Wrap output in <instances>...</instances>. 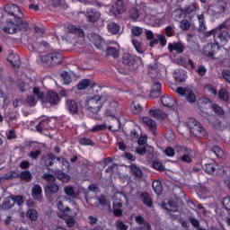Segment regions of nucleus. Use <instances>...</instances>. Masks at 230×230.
<instances>
[{
  "label": "nucleus",
  "mask_w": 230,
  "mask_h": 230,
  "mask_svg": "<svg viewBox=\"0 0 230 230\" xmlns=\"http://www.w3.org/2000/svg\"><path fill=\"white\" fill-rule=\"evenodd\" d=\"M209 35H214L215 44L208 43V45H205L203 47V53L206 57H208V58H215V55L217 54V51L220 49V46H226V44H227L230 35L226 27L214 29L208 32V37Z\"/></svg>",
  "instance_id": "1"
},
{
  "label": "nucleus",
  "mask_w": 230,
  "mask_h": 230,
  "mask_svg": "<svg viewBox=\"0 0 230 230\" xmlns=\"http://www.w3.org/2000/svg\"><path fill=\"white\" fill-rule=\"evenodd\" d=\"M105 104L116 107V102L112 100L111 96L107 93H102V96L94 95L93 97L87 98L84 107L89 112L98 114V111H102V107Z\"/></svg>",
  "instance_id": "2"
},
{
  "label": "nucleus",
  "mask_w": 230,
  "mask_h": 230,
  "mask_svg": "<svg viewBox=\"0 0 230 230\" xmlns=\"http://www.w3.org/2000/svg\"><path fill=\"white\" fill-rule=\"evenodd\" d=\"M185 125L190 130V134L194 135L195 137L199 136L201 137H208V131L204 129L202 125L197 119L190 118L186 120Z\"/></svg>",
  "instance_id": "3"
},
{
  "label": "nucleus",
  "mask_w": 230,
  "mask_h": 230,
  "mask_svg": "<svg viewBox=\"0 0 230 230\" xmlns=\"http://www.w3.org/2000/svg\"><path fill=\"white\" fill-rule=\"evenodd\" d=\"M4 12L9 15L14 17L18 24H24V13L21 10V7L15 4H8L4 6Z\"/></svg>",
  "instance_id": "4"
},
{
  "label": "nucleus",
  "mask_w": 230,
  "mask_h": 230,
  "mask_svg": "<svg viewBox=\"0 0 230 230\" xmlns=\"http://www.w3.org/2000/svg\"><path fill=\"white\" fill-rule=\"evenodd\" d=\"M122 64L128 67H132L133 66H143V59L137 56H132L128 53H125L122 56Z\"/></svg>",
  "instance_id": "5"
},
{
  "label": "nucleus",
  "mask_w": 230,
  "mask_h": 230,
  "mask_svg": "<svg viewBox=\"0 0 230 230\" xmlns=\"http://www.w3.org/2000/svg\"><path fill=\"white\" fill-rule=\"evenodd\" d=\"M106 116L108 117L106 121H110V124H107L106 128L109 130H112V132H118L121 125L119 118L116 115L109 114V112L106 113Z\"/></svg>",
  "instance_id": "6"
},
{
  "label": "nucleus",
  "mask_w": 230,
  "mask_h": 230,
  "mask_svg": "<svg viewBox=\"0 0 230 230\" xmlns=\"http://www.w3.org/2000/svg\"><path fill=\"white\" fill-rule=\"evenodd\" d=\"M67 31L69 33H74V35L78 36V42L79 44H84L85 43V33L84 32V30H82L80 27H76V25L69 24L67 26Z\"/></svg>",
  "instance_id": "7"
},
{
  "label": "nucleus",
  "mask_w": 230,
  "mask_h": 230,
  "mask_svg": "<svg viewBox=\"0 0 230 230\" xmlns=\"http://www.w3.org/2000/svg\"><path fill=\"white\" fill-rule=\"evenodd\" d=\"M89 40H91L97 49H103L105 48V40L96 33H91L88 35Z\"/></svg>",
  "instance_id": "8"
},
{
  "label": "nucleus",
  "mask_w": 230,
  "mask_h": 230,
  "mask_svg": "<svg viewBox=\"0 0 230 230\" xmlns=\"http://www.w3.org/2000/svg\"><path fill=\"white\" fill-rule=\"evenodd\" d=\"M45 103H49V105H58V103H60L58 93L54 91H49L46 95Z\"/></svg>",
  "instance_id": "9"
},
{
  "label": "nucleus",
  "mask_w": 230,
  "mask_h": 230,
  "mask_svg": "<svg viewBox=\"0 0 230 230\" xmlns=\"http://www.w3.org/2000/svg\"><path fill=\"white\" fill-rule=\"evenodd\" d=\"M110 13L112 15H120V13H125V4L121 0H118L113 4L110 9Z\"/></svg>",
  "instance_id": "10"
},
{
  "label": "nucleus",
  "mask_w": 230,
  "mask_h": 230,
  "mask_svg": "<svg viewBox=\"0 0 230 230\" xmlns=\"http://www.w3.org/2000/svg\"><path fill=\"white\" fill-rule=\"evenodd\" d=\"M222 165L213 162L210 164H205L203 165V170L209 173L210 175H215V173H218L219 170H222Z\"/></svg>",
  "instance_id": "11"
},
{
  "label": "nucleus",
  "mask_w": 230,
  "mask_h": 230,
  "mask_svg": "<svg viewBox=\"0 0 230 230\" xmlns=\"http://www.w3.org/2000/svg\"><path fill=\"white\" fill-rule=\"evenodd\" d=\"M101 16L102 14L100 12L96 11L95 9H87L85 13L88 22H97V21H100Z\"/></svg>",
  "instance_id": "12"
},
{
  "label": "nucleus",
  "mask_w": 230,
  "mask_h": 230,
  "mask_svg": "<svg viewBox=\"0 0 230 230\" xmlns=\"http://www.w3.org/2000/svg\"><path fill=\"white\" fill-rule=\"evenodd\" d=\"M168 49L170 53H173L175 51L176 53L180 54L184 53V49H186V47H184V44L182 42H172L168 44Z\"/></svg>",
  "instance_id": "13"
},
{
  "label": "nucleus",
  "mask_w": 230,
  "mask_h": 230,
  "mask_svg": "<svg viewBox=\"0 0 230 230\" xmlns=\"http://www.w3.org/2000/svg\"><path fill=\"white\" fill-rule=\"evenodd\" d=\"M4 117L9 124L15 123V121H17V118H19V112H17L15 109L10 108L7 111L4 112Z\"/></svg>",
  "instance_id": "14"
},
{
  "label": "nucleus",
  "mask_w": 230,
  "mask_h": 230,
  "mask_svg": "<svg viewBox=\"0 0 230 230\" xmlns=\"http://www.w3.org/2000/svg\"><path fill=\"white\" fill-rule=\"evenodd\" d=\"M31 197L38 202H42V187L39 184H35L31 189Z\"/></svg>",
  "instance_id": "15"
},
{
  "label": "nucleus",
  "mask_w": 230,
  "mask_h": 230,
  "mask_svg": "<svg viewBox=\"0 0 230 230\" xmlns=\"http://www.w3.org/2000/svg\"><path fill=\"white\" fill-rule=\"evenodd\" d=\"M64 193L70 199H78L80 197V191L76 190L72 185L66 186L64 188Z\"/></svg>",
  "instance_id": "16"
},
{
  "label": "nucleus",
  "mask_w": 230,
  "mask_h": 230,
  "mask_svg": "<svg viewBox=\"0 0 230 230\" xmlns=\"http://www.w3.org/2000/svg\"><path fill=\"white\" fill-rule=\"evenodd\" d=\"M142 122L148 127L149 130H152L153 134H155V130L157 129V122H155V120L152 119L150 117H143Z\"/></svg>",
  "instance_id": "17"
},
{
  "label": "nucleus",
  "mask_w": 230,
  "mask_h": 230,
  "mask_svg": "<svg viewBox=\"0 0 230 230\" xmlns=\"http://www.w3.org/2000/svg\"><path fill=\"white\" fill-rule=\"evenodd\" d=\"M63 196H58L56 199V206L61 213H66V215H71V208L68 207L64 206V203L62 202Z\"/></svg>",
  "instance_id": "18"
},
{
  "label": "nucleus",
  "mask_w": 230,
  "mask_h": 230,
  "mask_svg": "<svg viewBox=\"0 0 230 230\" xmlns=\"http://www.w3.org/2000/svg\"><path fill=\"white\" fill-rule=\"evenodd\" d=\"M186 78H188V73L186 72V70L177 69L174 71V79L176 80V82H186Z\"/></svg>",
  "instance_id": "19"
},
{
  "label": "nucleus",
  "mask_w": 230,
  "mask_h": 230,
  "mask_svg": "<svg viewBox=\"0 0 230 230\" xmlns=\"http://www.w3.org/2000/svg\"><path fill=\"white\" fill-rule=\"evenodd\" d=\"M161 89H162L161 83L159 82L154 83L150 92V98H159V96H161Z\"/></svg>",
  "instance_id": "20"
},
{
  "label": "nucleus",
  "mask_w": 230,
  "mask_h": 230,
  "mask_svg": "<svg viewBox=\"0 0 230 230\" xmlns=\"http://www.w3.org/2000/svg\"><path fill=\"white\" fill-rule=\"evenodd\" d=\"M161 102L164 107H168L172 109V107H175V100L172 96L164 95L161 97Z\"/></svg>",
  "instance_id": "21"
},
{
  "label": "nucleus",
  "mask_w": 230,
  "mask_h": 230,
  "mask_svg": "<svg viewBox=\"0 0 230 230\" xmlns=\"http://www.w3.org/2000/svg\"><path fill=\"white\" fill-rule=\"evenodd\" d=\"M38 62L44 67H49L50 66H53V61L51 59V54L40 57L38 58Z\"/></svg>",
  "instance_id": "22"
},
{
  "label": "nucleus",
  "mask_w": 230,
  "mask_h": 230,
  "mask_svg": "<svg viewBox=\"0 0 230 230\" xmlns=\"http://www.w3.org/2000/svg\"><path fill=\"white\" fill-rule=\"evenodd\" d=\"M106 54L110 55V57H113V58H118V57H119V45L114 43V47H108Z\"/></svg>",
  "instance_id": "23"
},
{
  "label": "nucleus",
  "mask_w": 230,
  "mask_h": 230,
  "mask_svg": "<svg viewBox=\"0 0 230 230\" xmlns=\"http://www.w3.org/2000/svg\"><path fill=\"white\" fill-rule=\"evenodd\" d=\"M66 108L71 114H78V104L73 100H67L66 102Z\"/></svg>",
  "instance_id": "24"
},
{
  "label": "nucleus",
  "mask_w": 230,
  "mask_h": 230,
  "mask_svg": "<svg viewBox=\"0 0 230 230\" xmlns=\"http://www.w3.org/2000/svg\"><path fill=\"white\" fill-rule=\"evenodd\" d=\"M132 44L138 55H143L145 53V46L143 45V42L136 38H132Z\"/></svg>",
  "instance_id": "25"
},
{
  "label": "nucleus",
  "mask_w": 230,
  "mask_h": 230,
  "mask_svg": "<svg viewBox=\"0 0 230 230\" xmlns=\"http://www.w3.org/2000/svg\"><path fill=\"white\" fill-rule=\"evenodd\" d=\"M15 206V201L13 200V197L5 198L0 205V209H12V207Z\"/></svg>",
  "instance_id": "26"
},
{
  "label": "nucleus",
  "mask_w": 230,
  "mask_h": 230,
  "mask_svg": "<svg viewBox=\"0 0 230 230\" xmlns=\"http://www.w3.org/2000/svg\"><path fill=\"white\" fill-rule=\"evenodd\" d=\"M19 28H21V26H19V24H15L13 22H10L5 25L4 30L5 33L13 34V33H17V31H19Z\"/></svg>",
  "instance_id": "27"
},
{
  "label": "nucleus",
  "mask_w": 230,
  "mask_h": 230,
  "mask_svg": "<svg viewBox=\"0 0 230 230\" xmlns=\"http://www.w3.org/2000/svg\"><path fill=\"white\" fill-rule=\"evenodd\" d=\"M7 60L13 67H19V66H21V59L17 54H10Z\"/></svg>",
  "instance_id": "28"
},
{
  "label": "nucleus",
  "mask_w": 230,
  "mask_h": 230,
  "mask_svg": "<svg viewBox=\"0 0 230 230\" xmlns=\"http://www.w3.org/2000/svg\"><path fill=\"white\" fill-rule=\"evenodd\" d=\"M149 116L152 118H158L159 119H164V117L166 116V113L161 111V109H151L149 111Z\"/></svg>",
  "instance_id": "29"
},
{
  "label": "nucleus",
  "mask_w": 230,
  "mask_h": 230,
  "mask_svg": "<svg viewBox=\"0 0 230 230\" xmlns=\"http://www.w3.org/2000/svg\"><path fill=\"white\" fill-rule=\"evenodd\" d=\"M27 218H30L31 222H37L39 220V212L36 209L30 208L26 213Z\"/></svg>",
  "instance_id": "30"
},
{
  "label": "nucleus",
  "mask_w": 230,
  "mask_h": 230,
  "mask_svg": "<svg viewBox=\"0 0 230 230\" xmlns=\"http://www.w3.org/2000/svg\"><path fill=\"white\" fill-rule=\"evenodd\" d=\"M198 106L200 110L211 107V101L208 98L203 97L198 101Z\"/></svg>",
  "instance_id": "31"
},
{
  "label": "nucleus",
  "mask_w": 230,
  "mask_h": 230,
  "mask_svg": "<svg viewBox=\"0 0 230 230\" xmlns=\"http://www.w3.org/2000/svg\"><path fill=\"white\" fill-rule=\"evenodd\" d=\"M108 31L111 33V35H118L119 33V25L116 22H110L107 25Z\"/></svg>",
  "instance_id": "32"
},
{
  "label": "nucleus",
  "mask_w": 230,
  "mask_h": 230,
  "mask_svg": "<svg viewBox=\"0 0 230 230\" xmlns=\"http://www.w3.org/2000/svg\"><path fill=\"white\" fill-rule=\"evenodd\" d=\"M56 174H57L58 179H59V181H62V182H67L71 179V176H69L68 174L62 172L60 170V168L57 169Z\"/></svg>",
  "instance_id": "33"
},
{
  "label": "nucleus",
  "mask_w": 230,
  "mask_h": 230,
  "mask_svg": "<svg viewBox=\"0 0 230 230\" xmlns=\"http://www.w3.org/2000/svg\"><path fill=\"white\" fill-rule=\"evenodd\" d=\"M56 164L60 166L61 170L67 171L69 170V162L64 158H56Z\"/></svg>",
  "instance_id": "34"
},
{
  "label": "nucleus",
  "mask_w": 230,
  "mask_h": 230,
  "mask_svg": "<svg viewBox=\"0 0 230 230\" xmlns=\"http://www.w3.org/2000/svg\"><path fill=\"white\" fill-rule=\"evenodd\" d=\"M50 57L52 60V66H55V64H60V62L64 60V56L58 52L50 54Z\"/></svg>",
  "instance_id": "35"
},
{
  "label": "nucleus",
  "mask_w": 230,
  "mask_h": 230,
  "mask_svg": "<svg viewBox=\"0 0 230 230\" xmlns=\"http://www.w3.org/2000/svg\"><path fill=\"white\" fill-rule=\"evenodd\" d=\"M153 190L156 195L163 193V184L159 181H153Z\"/></svg>",
  "instance_id": "36"
},
{
  "label": "nucleus",
  "mask_w": 230,
  "mask_h": 230,
  "mask_svg": "<svg viewBox=\"0 0 230 230\" xmlns=\"http://www.w3.org/2000/svg\"><path fill=\"white\" fill-rule=\"evenodd\" d=\"M15 177H19V173L16 172H11L4 176H0V184L1 182H4V181H10L11 179H15Z\"/></svg>",
  "instance_id": "37"
},
{
  "label": "nucleus",
  "mask_w": 230,
  "mask_h": 230,
  "mask_svg": "<svg viewBox=\"0 0 230 230\" xmlns=\"http://www.w3.org/2000/svg\"><path fill=\"white\" fill-rule=\"evenodd\" d=\"M141 17V12L139 10L133 8L129 11V18L132 19V21H139Z\"/></svg>",
  "instance_id": "38"
},
{
  "label": "nucleus",
  "mask_w": 230,
  "mask_h": 230,
  "mask_svg": "<svg viewBox=\"0 0 230 230\" xmlns=\"http://www.w3.org/2000/svg\"><path fill=\"white\" fill-rule=\"evenodd\" d=\"M185 98L187 102H189V103H195V102H197V96L190 89H187V93L185 94Z\"/></svg>",
  "instance_id": "39"
},
{
  "label": "nucleus",
  "mask_w": 230,
  "mask_h": 230,
  "mask_svg": "<svg viewBox=\"0 0 230 230\" xmlns=\"http://www.w3.org/2000/svg\"><path fill=\"white\" fill-rule=\"evenodd\" d=\"M78 141L79 145H82L83 146H94V142H93L91 138L80 137Z\"/></svg>",
  "instance_id": "40"
},
{
  "label": "nucleus",
  "mask_w": 230,
  "mask_h": 230,
  "mask_svg": "<svg viewBox=\"0 0 230 230\" xmlns=\"http://www.w3.org/2000/svg\"><path fill=\"white\" fill-rule=\"evenodd\" d=\"M130 109L133 114H141L143 112L142 105L137 102H133Z\"/></svg>",
  "instance_id": "41"
},
{
  "label": "nucleus",
  "mask_w": 230,
  "mask_h": 230,
  "mask_svg": "<svg viewBox=\"0 0 230 230\" xmlns=\"http://www.w3.org/2000/svg\"><path fill=\"white\" fill-rule=\"evenodd\" d=\"M141 199L143 203L147 206V208H152V199H150V195L146 192L141 194Z\"/></svg>",
  "instance_id": "42"
},
{
  "label": "nucleus",
  "mask_w": 230,
  "mask_h": 230,
  "mask_svg": "<svg viewBox=\"0 0 230 230\" xmlns=\"http://www.w3.org/2000/svg\"><path fill=\"white\" fill-rule=\"evenodd\" d=\"M198 21L199 22V31H206L208 28L206 27V21H204V14H199Z\"/></svg>",
  "instance_id": "43"
},
{
  "label": "nucleus",
  "mask_w": 230,
  "mask_h": 230,
  "mask_svg": "<svg viewBox=\"0 0 230 230\" xmlns=\"http://www.w3.org/2000/svg\"><path fill=\"white\" fill-rule=\"evenodd\" d=\"M34 96H37L38 100L41 101V103H44V93L40 92V88L34 87L32 90Z\"/></svg>",
  "instance_id": "44"
},
{
  "label": "nucleus",
  "mask_w": 230,
  "mask_h": 230,
  "mask_svg": "<svg viewBox=\"0 0 230 230\" xmlns=\"http://www.w3.org/2000/svg\"><path fill=\"white\" fill-rule=\"evenodd\" d=\"M130 169L132 173H134L136 177H143V171L139 167H137V165L131 164Z\"/></svg>",
  "instance_id": "45"
},
{
  "label": "nucleus",
  "mask_w": 230,
  "mask_h": 230,
  "mask_svg": "<svg viewBox=\"0 0 230 230\" xmlns=\"http://www.w3.org/2000/svg\"><path fill=\"white\" fill-rule=\"evenodd\" d=\"M61 76L63 78V82L66 85H69L73 79L71 78V74L68 72H62Z\"/></svg>",
  "instance_id": "46"
},
{
  "label": "nucleus",
  "mask_w": 230,
  "mask_h": 230,
  "mask_svg": "<svg viewBox=\"0 0 230 230\" xmlns=\"http://www.w3.org/2000/svg\"><path fill=\"white\" fill-rule=\"evenodd\" d=\"M187 41L190 44V46H195L198 49L200 48L199 46V42L197 41V38H195L193 34H188Z\"/></svg>",
  "instance_id": "47"
},
{
  "label": "nucleus",
  "mask_w": 230,
  "mask_h": 230,
  "mask_svg": "<svg viewBox=\"0 0 230 230\" xmlns=\"http://www.w3.org/2000/svg\"><path fill=\"white\" fill-rule=\"evenodd\" d=\"M91 81L89 79H84L78 84L77 89L79 91H84V89H87V87H89Z\"/></svg>",
  "instance_id": "48"
},
{
  "label": "nucleus",
  "mask_w": 230,
  "mask_h": 230,
  "mask_svg": "<svg viewBox=\"0 0 230 230\" xmlns=\"http://www.w3.org/2000/svg\"><path fill=\"white\" fill-rule=\"evenodd\" d=\"M218 98L223 100V102H227V100H229V93H227V90L221 89L218 93Z\"/></svg>",
  "instance_id": "49"
},
{
  "label": "nucleus",
  "mask_w": 230,
  "mask_h": 230,
  "mask_svg": "<svg viewBox=\"0 0 230 230\" xmlns=\"http://www.w3.org/2000/svg\"><path fill=\"white\" fill-rule=\"evenodd\" d=\"M48 123H49V119H48L41 120V121L36 126V130H37V132H42V130H44V128H46V125H48Z\"/></svg>",
  "instance_id": "50"
},
{
  "label": "nucleus",
  "mask_w": 230,
  "mask_h": 230,
  "mask_svg": "<svg viewBox=\"0 0 230 230\" xmlns=\"http://www.w3.org/2000/svg\"><path fill=\"white\" fill-rule=\"evenodd\" d=\"M21 179H23V181H26L27 182H30L31 181V172L30 171H23L21 172L20 175Z\"/></svg>",
  "instance_id": "51"
},
{
  "label": "nucleus",
  "mask_w": 230,
  "mask_h": 230,
  "mask_svg": "<svg viewBox=\"0 0 230 230\" xmlns=\"http://www.w3.org/2000/svg\"><path fill=\"white\" fill-rule=\"evenodd\" d=\"M131 32L134 37H139L140 35L143 34V28L138 27V26H133L131 28Z\"/></svg>",
  "instance_id": "52"
},
{
  "label": "nucleus",
  "mask_w": 230,
  "mask_h": 230,
  "mask_svg": "<svg viewBox=\"0 0 230 230\" xmlns=\"http://www.w3.org/2000/svg\"><path fill=\"white\" fill-rule=\"evenodd\" d=\"M107 128V120H104V124H99L92 128V132H100V130H105Z\"/></svg>",
  "instance_id": "53"
},
{
  "label": "nucleus",
  "mask_w": 230,
  "mask_h": 230,
  "mask_svg": "<svg viewBox=\"0 0 230 230\" xmlns=\"http://www.w3.org/2000/svg\"><path fill=\"white\" fill-rule=\"evenodd\" d=\"M47 190H49L50 193H58V185H57V183H49Z\"/></svg>",
  "instance_id": "54"
},
{
  "label": "nucleus",
  "mask_w": 230,
  "mask_h": 230,
  "mask_svg": "<svg viewBox=\"0 0 230 230\" xmlns=\"http://www.w3.org/2000/svg\"><path fill=\"white\" fill-rule=\"evenodd\" d=\"M152 166L155 170H158V172H164V165L161 162H153Z\"/></svg>",
  "instance_id": "55"
},
{
  "label": "nucleus",
  "mask_w": 230,
  "mask_h": 230,
  "mask_svg": "<svg viewBox=\"0 0 230 230\" xmlns=\"http://www.w3.org/2000/svg\"><path fill=\"white\" fill-rule=\"evenodd\" d=\"M115 226L118 230H128V226L125 225L121 220L116 221Z\"/></svg>",
  "instance_id": "56"
},
{
  "label": "nucleus",
  "mask_w": 230,
  "mask_h": 230,
  "mask_svg": "<svg viewBox=\"0 0 230 230\" xmlns=\"http://www.w3.org/2000/svg\"><path fill=\"white\" fill-rule=\"evenodd\" d=\"M27 104H29L30 107H35L37 105V99H35V96L33 95L28 96Z\"/></svg>",
  "instance_id": "57"
},
{
  "label": "nucleus",
  "mask_w": 230,
  "mask_h": 230,
  "mask_svg": "<svg viewBox=\"0 0 230 230\" xmlns=\"http://www.w3.org/2000/svg\"><path fill=\"white\" fill-rule=\"evenodd\" d=\"M42 178L49 182H55V181H57V177L51 173H45Z\"/></svg>",
  "instance_id": "58"
},
{
  "label": "nucleus",
  "mask_w": 230,
  "mask_h": 230,
  "mask_svg": "<svg viewBox=\"0 0 230 230\" xmlns=\"http://www.w3.org/2000/svg\"><path fill=\"white\" fill-rule=\"evenodd\" d=\"M182 15H183V13L180 9L175 10L172 13V17H173L174 21H179V19H181V17H182Z\"/></svg>",
  "instance_id": "59"
},
{
  "label": "nucleus",
  "mask_w": 230,
  "mask_h": 230,
  "mask_svg": "<svg viewBox=\"0 0 230 230\" xmlns=\"http://www.w3.org/2000/svg\"><path fill=\"white\" fill-rule=\"evenodd\" d=\"M180 28L181 30H190V28H191V25L190 24V22L188 20H183L181 22Z\"/></svg>",
  "instance_id": "60"
},
{
  "label": "nucleus",
  "mask_w": 230,
  "mask_h": 230,
  "mask_svg": "<svg viewBox=\"0 0 230 230\" xmlns=\"http://www.w3.org/2000/svg\"><path fill=\"white\" fill-rule=\"evenodd\" d=\"M6 137L11 141V139H15L17 137V133L14 131V129H11L6 133Z\"/></svg>",
  "instance_id": "61"
},
{
  "label": "nucleus",
  "mask_w": 230,
  "mask_h": 230,
  "mask_svg": "<svg viewBox=\"0 0 230 230\" xmlns=\"http://www.w3.org/2000/svg\"><path fill=\"white\" fill-rule=\"evenodd\" d=\"M156 40L161 44V46H166V36H164V34H158Z\"/></svg>",
  "instance_id": "62"
},
{
  "label": "nucleus",
  "mask_w": 230,
  "mask_h": 230,
  "mask_svg": "<svg viewBox=\"0 0 230 230\" xmlns=\"http://www.w3.org/2000/svg\"><path fill=\"white\" fill-rule=\"evenodd\" d=\"M223 78L230 84V70H224L222 72Z\"/></svg>",
  "instance_id": "63"
},
{
  "label": "nucleus",
  "mask_w": 230,
  "mask_h": 230,
  "mask_svg": "<svg viewBox=\"0 0 230 230\" xmlns=\"http://www.w3.org/2000/svg\"><path fill=\"white\" fill-rule=\"evenodd\" d=\"M222 204L226 208V209H229L230 210V198L229 197L225 198L222 200Z\"/></svg>",
  "instance_id": "64"
}]
</instances>
